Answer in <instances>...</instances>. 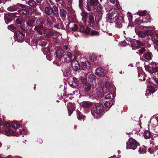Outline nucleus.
<instances>
[{
    "instance_id": "nucleus-1",
    "label": "nucleus",
    "mask_w": 158,
    "mask_h": 158,
    "mask_svg": "<svg viewBox=\"0 0 158 158\" xmlns=\"http://www.w3.org/2000/svg\"><path fill=\"white\" fill-rule=\"evenodd\" d=\"M10 124L6 122L3 124L2 119L0 118V130L2 131L4 134L7 136H17L19 133L13 132L11 130Z\"/></svg>"
},
{
    "instance_id": "nucleus-2",
    "label": "nucleus",
    "mask_w": 158,
    "mask_h": 158,
    "mask_svg": "<svg viewBox=\"0 0 158 158\" xmlns=\"http://www.w3.org/2000/svg\"><path fill=\"white\" fill-rule=\"evenodd\" d=\"M68 56L67 58L68 60L71 61V65L72 69L74 71H78L80 69V64L78 62L75 60L76 56L74 55H73L70 52H68L67 54Z\"/></svg>"
},
{
    "instance_id": "nucleus-3",
    "label": "nucleus",
    "mask_w": 158,
    "mask_h": 158,
    "mask_svg": "<svg viewBox=\"0 0 158 158\" xmlns=\"http://www.w3.org/2000/svg\"><path fill=\"white\" fill-rule=\"evenodd\" d=\"M17 5H18L19 7H20L22 8L18 11L17 12H14L10 13V15L11 16L18 17L17 15L18 13L19 14L21 15H25L29 12V9L30 7L28 6H26L20 3H17Z\"/></svg>"
},
{
    "instance_id": "nucleus-4",
    "label": "nucleus",
    "mask_w": 158,
    "mask_h": 158,
    "mask_svg": "<svg viewBox=\"0 0 158 158\" xmlns=\"http://www.w3.org/2000/svg\"><path fill=\"white\" fill-rule=\"evenodd\" d=\"M104 110L103 105L99 104L92 109L91 113L94 118H97L96 115H100L102 114Z\"/></svg>"
},
{
    "instance_id": "nucleus-5",
    "label": "nucleus",
    "mask_w": 158,
    "mask_h": 158,
    "mask_svg": "<svg viewBox=\"0 0 158 158\" xmlns=\"http://www.w3.org/2000/svg\"><path fill=\"white\" fill-rule=\"evenodd\" d=\"M139 145V143L134 139L130 138L128 142L127 143L126 149L135 150L137 146Z\"/></svg>"
},
{
    "instance_id": "nucleus-6",
    "label": "nucleus",
    "mask_w": 158,
    "mask_h": 158,
    "mask_svg": "<svg viewBox=\"0 0 158 158\" xmlns=\"http://www.w3.org/2000/svg\"><path fill=\"white\" fill-rule=\"evenodd\" d=\"M98 3V0H87L86 8L89 11H94V6H96Z\"/></svg>"
},
{
    "instance_id": "nucleus-7",
    "label": "nucleus",
    "mask_w": 158,
    "mask_h": 158,
    "mask_svg": "<svg viewBox=\"0 0 158 158\" xmlns=\"http://www.w3.org/2000/svg\"><path fill=\"white\" fill-rule=\"evenodd\" d=\"M123 17L121 13L118 14V15L114 21L115 27L117 28H120L122 27V20Z\"/></svg>"
},
{
    "instance_id": "nucleus-8",
    "label": "nucleus",
    "mask_w": 158,
    "mask_h": 158,
    "mask_svg": "<svg viewBox=\"0 0 158 158\" xmlns=\"http://www.w3.org/2000/svg\"><path fill=\"white\" fill-rule=\"evenodd\" d=\"M118 15L117 10L114 8H113L110 10L109 13L107 15V18L108 20H111L115 17H117Z\"/></svg>"
},
{
    "instance_id": "nucleus-9",
    "label": "nucleus",
    "mask_w": 158,
    "mask_h": 158,
    "mask_svg": "<svg viewBox=\"0 0 158 158\" xmlns=\"http://www.w3.org/2000/svg\"><path fill=\"white\" fill-rule=\"evenodd\" d=\"M68 83L72 88H76L78 86L79 84L78 80L75 77H70L68 80Z\"/></svg>"
},
{
    "instance_id": "nucleus-10",
    "label": "nucleus",
    "mask_w": 158,
    "mask_h": 158,
    "mask_svg": "<svg viewBox=\"0 0 158 158\" xmlns=\"http://www.w3.org/2000/svg\"><path fill=\"white\" fill-rule=\"evenodd\" d=\"M34 30L36 31V32L40 35L45 34L48 31V30L44 27L42 25L36 26Z\"/></svg>"
},
{
    "instance_id": "nucleus-11",
    "label": "nucleus",
    "mask_w": 158,
    "mask_h": 158,
    "mask_svg": "<svg viewBox=\"0 0 158 158\" xmlns=\"http://www.w3.org/2000/svg\"><path fill=\"white\" fill-rule=\"evenodd\" d=\"M24 36V34L21 31H17L15 34V37L16 39L18 40V42H21Z\"/></svg>"
},
{
    "instance_id": "nucleus-12",
    "label": "nucleus",
    "mask_w": 158,
    "mask_h": 158,
    "mask_svg": "<svg viewBox=\"0 0 158 158\" xmlns=\"http://www.w3.org/2000/svg\"><path fill=\"white\" fill-rule=\"evenodd\" d=\"M69 28L70 31L73 32L78 30V27L77 24L71 22L69 24Z\"/></svg>"
},
{
    "instance_id": "nucleus-13",
    "label": "nucleus",
    "mask_w": 158,
    "mask_h": 158,
    "mask_svg": "<svg viewBox=\"0 0 158 158\" xmlns=\"http://www.w3.org/2000/svg\"><path fill=\"white\" fill-rule=\"evenodd\" d=\"M75 104L72 103H70L68 104L67 107L68 109L69 115V116L72 113L73 110H75Z\"/></svg>"
},
{
    "instance_id": "nucleus-14",
    "label": "nucleus",
    "mask_w": 158,
    "mask_h": 158,
    "mask_svg": "<svg viewBox=\"0 0 158 158\" xmlns=\"http://www.w3.org/2000/svg\"><path fill=\"white\" fill-rule=\"evenodd\" d=\"M145 68L146 70H148V69H154V68H158V64L155 62L152 63L149 65H145Z\"/></svg>"
},
{
    "instance_id": "nucleus-15",
    "label": "nucleus",
    "mask_w": 158,
    "mask_h": 158,
    "mask_svg": "<svg viewBox=\"0 0 158 158\" xmlns=\"http://www.w3.org/2000/svg\"><path fill=\"white\" fill-rule=\"evenodd\" d=\"M95 73L96 75L99 77L103 76L104 75V71L101 68H98L96 69Z\"/></svg>"
},
{
    "instance_id": "nucleus-16",
    "label": "nucleus",
    "mask_w": 158,
    "mask_h": 158,
    "mask_svg": "<svg viewBox=\"0 0 158 158\" xmlns=\"http://www.w3.org/2000/svg\"><path fill=\"white\" fill-rule=\"evenodd\" d=\"M82 69L85 71L89 70L90 68V64L88 61H85L81 63Z\"/></svg>"
},
{
    "instance_id": "nucleus-17",
    "label": "nucleus",
    "mask_w": 158,
    "mask_h": 158,
    "mask_svg": "<svg viewBox=\"0 0 158 158\" xmlns=\"http://www.w3.org/2000/svg\"><path fill=\"white\" fill-rule=\"evenodd\" d=\"M93 103L88 101H84L80 103V106L83 108H89L92 106Z\"/></svg>"
},
{
    "instance_id": "nucleus-18",
    "label": "nucleus",
    "mask_w": 158,
    "mask_h": 158,
    "mask_svg": "<svg viewBox=\"0 0 158 158\" xmlns=\"http://www.w3.org/2000/svg\"><path fill=\"white\" fill-rule=\"evenodd\" d=\"M56 54L57 58H60L64 56V51L62 49L59 48L56 51Z\"/></svg>"
},
{
    "instance_id": "nucleus-19",
    "label": "nucleus",
    "mask_w": 158,
    "mask_h": 158,
    "mask_svg": "<svg viewBox=\"0 0 158 158\" xmlns=\"http://www.w3.org/2000/svg\"><path fill=\"white\" fill-rule=\"evenodd\" d=\"M80 31L81 32L87 34H88L90 31L89 29V27H86L85 28L82 25L80 26Z\"/></svg>"
},
{
    "instance_id": "nucleus-20",
    "label": "nucleus",
    "mask_w": 158,
    "mask_h": 158,
    "mask_svg": "<svg viewBox=\"0 0 158 158\" xmlns=\"http://www.w3.org/2000/svg\"><path fill=\"white\" fill-rule=\"evenodd\" d=\"M59 13L62 19L64 20L66 18L67 14V11L64 9L61 8L60 9Z\"/></svg>"
},
{
    "instance_id": "nucleus-21",
    "label": "nucleus",
    "mask_w": 158,
    "mask_h": 158,
    "mask_svg": "<svg viewBox=\"0 0 158 158\" xmlns=\"http://www.w3.org/2000/svg\"><path fill=\"white\" fill-rule=\"evenodd\" d=\"M83 89L86 92H89L91 88V85L88 83H85L83 85Z\"/></svg>"
},
{
    "instance_id": "nucleus-22",
    "label": "nucleus",
    "mask_w": 158,
    "mask_h": 158,
    "mask_svg": "<svg viewBox=\"0 0 158 158\" xmlns=\"http://www.w3.org/2000/svg\"><path fill=\"white\" fill-rule=\"evenodd\" d=\"M44 13L48 15H52L53 13L52 9L49 7H46L44 9Z\"/></svg>"
},
{
    "instance_id": "nucleus-23",
    "label": "nucleus",
    "mask_w": 158,
    "mask_h": 158,
    "mask_svg": "<svg viewBox=\"0 0 158 158\" xmlns=\"http://www.w3.org/2000/svg\"><path fill=\"white\" fill-rule=\"evenodd\" d=\"M97 11L99 14L100 18H101L103 14L104 9L102 6L101 5H99L97 6Z\"/></svg>"
},
{
    "instance_id": "nucleus-24",
    "label": "nucleus",
    "mask_w": 158,
    "mask_h": 158,
    "mask_svg": "<svg viewBox=\"0 0 158 158\" xmlns=\"http://www.w3.org/2000/svg\"><path fill=\"white\" fill-rule=\"evenodd\" d=\"M89 24L91 26H93L94 23V15L93 13H91L89 15Z\"/></svg>"
},
{
    "instance_id": "nucleus-25",
    "label": "nucleus",
    "mask_w": 158,
    "mask_h": 158,
    "mask_svg": "<svg viewBox=\"0 0 158 158\" xmlns=\"http://www.w3.org/2000/svg\"><path fill=\"white\" fill-rule=\"evenodd\" d=\"M110 86V85L109 83H106L105 87L102 89V93L103 94H104L106 93L109 91V88Z\"/></svg>"
},
{
    "instance_id": "nucleus-26",
    "label": "nucleus",
    "mask_w": 158,
    "mask_h": 158,
    "mask_svg": "<svg viewBox=\"0 0 158 158\" xmlns=\"http://www.w3.org/2000/svg\"><path fill=\"white\" fill-rule=\"evenodd\" d=\"M147 90L150 93H153L155 92L157 89L156 88H154L153 86L148 85V86Z\"/></svg>"
},
{
    "instance_id": "nucleus-27",
    "label": "nucleus",
    "mask_w": 158,
    "mask_h": 158,
    "mask_svg": "<svg viewBox=\"0 0 158 158\" xmlns=\"http://www.w3.org/2000/svg\"><path fill=\"white\" fill-rule=\"evenodd\" d=\"M53 13L56 17L59 16V12L58 7L54 5L52 7Z\"/></svg>"
},
{
    "instance_id": "nucleus-28",
    "label": "nucleus",
    "mask_w": 158,
    "mask_h": 158,
    "mask_svg": "<svg viewBox=\"0 0 158 158\" xmlns=\"http://www.w3.org/2000/svg\"><path fill=\"white\" fill-rule=\"evenodd\" d=\"M77 118L79 120H83V121H84L85 117L81 113L79 110H77Z\"/></svg>"
},
{
    "instance_id": "nucleus-29",
    "label": "nucleus",
    "mask_w": 158,
    "mask_h": 158,
    "mask_svg": "<svg viewBox=\"0 0 158 158\" xmlns=\"http://www.w3.org/2000/svg\"><path fill=\"white\" fill-rule=\"evenodd\" d=\"M136 33L140 37L144 38L146 36L145 31H137L135 30Z\"/></svg>"
},
{
    "instance_id": "nucleus-30",
    "label": "nucleus",
    "mask_w": 158,
    "mask_h": 158,
    "mask_svg": "<svg viewBox=\"0 0 158 158\" xmlns=\"http://www.w3.org/2000/svg\"><path fill=\"white\" fill-rule=\"evenodd\" d=\"M151 135V133L149 131H146L144 132L143 135L144 138L146 139H149L150 138Z\"/></svg>"
},
{
    "instance_id": "nucleus-31",
    "label": "nucleus",
    "mask_w": 158,
    "mask_h": 158,
    "mask_svg": "<svg viewBox=\"0 0 158 158\" xmlns=\"http://www.w3.org/2000/svg\"><path fill=\"white\" fill-rule=\"evenodd\" d=\"M18 5H17V4L16 5H13L12 6H10L8 7L7 8L8 10L13 11H15L17 8H18Z\"/></svg>"
},
{
    "instance_id": "nucleus-32",
    "label": "nucleus",
    "mask_w": 158,
    "mask_h": 158,
    "mask_svg": "<svg viewBox=\"0 0 158 158\" xmlns=\"http://www.w3.org/2000/svg\"><path fill=\"white\" fill-rule=\"evenodd\" d=\"M35 21L31 19H28L26 21V23L27 25L29 27H32L34 26Z\"/></svg>"
},
{
    "instance_id": "nucleus-33",
    "label": "nucleus",
    "mask_w": 158,
    "mask_h": 158,
    "mask_svg": "<svg viewBox=\"0 0 158 158\" xmlns=\"http://www.w3.org/2000/svg\"><path fill=\"white\" fill-rule=\"evenodd\" d=\"M105 97L107 99H112L114 97V94L110 93L106 95Z\"/></svg>"
},
{
    "instance_id": "nucleus-34",
    "label": "nucleus",
    "mask_w": 158,
    "mask_h": 158,
    "mask_svg": "<svg viewBox=\"0 0 158 158\" xmlns=\"http://www.w3.org/2000/svg\"><path fill=\"white\" fill-rule=\"evenodd\" d=\"M113 104V102L112 100H110L104 103L105 106L106 107L110 108Z\"/></svg>"
},
{
    "instance_id": "nucleus-35",
    "label": "nucleus",
    "mask_w": 158,
    "mask_h": 158,
    "mask_svg": "<svg viewBox=\"0 0 158 158\" xmlns=\"http://www.w3.org/2000/svg\"><path fill=\"white\" fill-rule=\"evenodd\" d=\"M12 127L14 129H16L20 126V124L17 121L13 122L11 123Z\"/></svg>"
},
{
    "instance_id": "nucleus-36",
    "label": "nucleus",
    "mask_w": 158,
    "mask_h": 158,
    "mask_svg": "<svg viewBox=\"0 0 158 158\" xmlns=\"http://www.w3.org/2000/svg\"><path fill=\"white\" fill-rule=\"evenodd\" d=\"M142 22L141 23H147L148 22H150V17L149 16H147V17H144L142 21Z\"/></svg>"
},
{
    "instance_id": "nucleus-37",
    "label": "nucleus",
    "mask_w": 158,
    "mask_h": 158,
    "mask_svg": "<svg viewBox=\"0 0 158 158\" xmlns=\"http://www.w3.org/2000/svg\"><path fill=\"white\" fill-rule=\"evenodd\" d=\"M27 4L32 7L35 6L36 2L33 0H30L27 2Z\"/></svg>"
},
{
    "instance_id": "nucleus-38",
    "label": "nucleus",
    "mask_w": 158,
    "mask_h": 158,
    "mask_svg": "<svg viewBox=\"0 0 158 158\" xmlns=\"http://www.w3.org/2000/svg\"><path fill=\"white\" fill-rule=\"evenodd\" d=\"M158 147V146H157L156 147V148H148V151L150 153L153 154V153H154L156 151V150H158V148H157Z\"/></svg>"
},
{
    "instance_id": "nucleus-39",
    "label": "nucleus",
    "mask_w": 158,
    "mask_h": 158,
    "mask_svg": "<svg viewBox=\"0 0 158 158\" xmlns=\"http://www.w3.org/2000/svg\"><path fill=\"white\" fill-rule=\"evenodd\" d=\"M8 28L9 30L13 31L17 29V26L15 24H11L8 26Z\"/></svg>"
},
{
    "instance_id": "nucleus-40",
    "label": "nucleus",
    "mask_w": 158,
    "mask_h": 158,
    "mask_svg": "<svg viewBox=\"0 0 158 158\" xmlns=\"http://www.w3.org/2000/svg\"><path fill=\"white\" fill-rule=\"evenodd\" d=\"M144 58L148 60H150L151 59V53L150 52H146L145 54Z\"/></svg>"
},
{
    "instance_id": "nucleus-41",
    "label": "nucleus",
    "mask_w": 158,
    "mask_h": 158,
    "mask_svg": "<svg viewBox=\"0 0 158 158\" xmlns=\"http://www.w3.org/2000/svg\"><path fill=\"white\" fill-rule=\"evenodd\" d=\"M148 69V70H146L151 74L153 73L156 72L158 71V68H154V69Z\"/></svg>"
},
{
    "instance_id": "nucleus-42",
    "label": "nucleus",
    "mask_w": 158,
    "mask_h": 158,
    "mask_svg": "<svg viewBox=\"0 0 158 158\" xmlns=\"http://www.w3.org/2000/svg\"><path fill=\"white\" fill-rule=\"evenodd\" d=\"M95 76L94 75L90 74L88 77V80L90 82H93L95 81Z\"/></svg>"
},
{
    "instance_id": "nucleus-43",
    "label": "nucleus",
    "mask_w": 158,
    "mask_h": 158,
    "mask_svg": "<svg viewBox=\"0 0 158 158\" xmlns=\"http://www.w3.org/2000/svg\"><path fill=\"white\" fill-rule=\"evenodd\" d=\"M137 14L140 16H143L146 15L147 12L145 10L139 11L137 12Z\"/></svg>"
},
{
    "instance_id": "nucleus-44",
    "label": "nucleus",
    "mask_w": 158,
    "mask_h": 158,
    "mask_svg": "<svg viewBox=\"0 0 158 158\" xmlns=\"http://www.w3.org/2000/svg\"><path fill=\"white\" fill-rule=\"evenodd\" d=\"M54 27L58 29H62L63 28L61 22L55 24Z\"/></svg>"
},
{
    "instance_id": "nucleus-45",
    "label": "nucleus",
    "mask_w": 158,
    "mask_h": 158,
    "mask_svg": "<svg viewBox=\"0 0 158 158\" xmlns=\"http://www.w3.org/2000/svg\"><path fill=\"white\" fill-rule=\"evenodd\" d=\"M145 49L144 48H143L140 49L138 50L136 52L137 53H139V55H142L145 51Z\"/></svg>"
},
{
    "instance_id": "nucleus-46",
    "label": "nucleus",
    "mask_w": 158,
    "mask_h": 158,
    "mask_svg": "<svg viewBox=\"0 0 158 158\" xmlns=\"http://www.w3.org/2000/svg\"><path fill=\"white\" fill-rule=\"evenodd\" d=\"M58 36V34L56 32H55L51 34L50 36L52 38L56 39Z\"/></svg>"
},
{
    "instance_id": "nucleus-47",
    "label": "nucleus",
    "mask_w": 158,
    "mask_h": 158,
    "mask_svg": "<svg viewBox=\"0 0 158 158\" xmlns=\"http://www.w3.org/2000/svg\"><path fill=\"white\" fill-rule=\"evenodd\" d=\"M146 152V150L145 148H143L140 147L139 150V153L143 154L145 153Z\"/></svg>"
},
{
    "instance_id": "nucleus-48",
    "label": "nucleus",
    "mask_w": 158,
    "mask_h": 158,
    "mask_svg": "<svg viewBox=\"0 0 158 158\" xmlns=\"http://www.w3.org/2000/svg\"><path fill=\"white\" fill-rule=\"evenodd\" d=\"M23 19L21 18H17L16 19V23L18 24H21L23 22Z\"/></svg>"
},
{
    "instance_id": "nucleus-49",
    "label": "nucleus",
    "mask_w": 158,
    "mask_h": 158,
    "mask_svg": "<svg viewBox=\"0 0 158 158\" xmlns=\"http://www.w3.org/2000/svg\"><path fill=\"white\" fill-rule=\"evenodd\" d=\"M90 33L91 35H99V32L95 30L92 31Z\"/></svg>"
},
{
    "instance_id": "nucleus-50",
    "label": "nucleus",
    "mask_w": 158,
    "mask_h": 158,
    "mask_svg": "<svg viewBox=\"0 0 158 158\" xmlns=\"http://www.w3.org/2000/svg\"><path fill=\"white\" fill-rule=\"evenodd\" d=\"M145 32L146 33V35H152L153 34L152 31L151 30H148L145 31Z\"/></svg>"
},
{
    "instance_id": "nucleus-51",
    "label": "nucleus",
    "mask_w": 158,
    "mask_h": 158,
    "mask_svg": "<svg viewBox=\"0 0 158 158\" xmlns=\"http://www.w3.org/2000/svg\"><path fill=\"white\" fill-rule=\"evenodd\" d=\"M43 19L42 18H38L36 20V23L38 24H40L43 22Z\"/></svg>"
},
{
    "instance_id": "nucleus-52",
    "label": "nucleus",
    "mask_w": 158,
    "mask_h": 158,
    "mask_svg": "<svg viewBox=\"0 0 158 158\" xmlns=\"http://www.w3.org/2000/svg\"><path fill=\"white\" fill-rule=\"evenodd\" d=\"M4 19L5 22L6 24H8L11 21L10 19L6 17V16H5L4 17Z\"/></svg>"
},
{
    "instance_id": "nucleus-53",
    "label": "nucleus",
    "mask_w": 158,
    "mask_h": 158,
    "mask_svg": "<svg viewBox=\"0 0 158 158\" xmlns=\"http://www.w3.org/2000/svg\"><path fill=\"white\" fill-rule=\"evenodd\" d=\"M63 74L66 77L69 75L70 74V73L69 70H66L63 72Z\"/></svg>"
},
{
    "instance_id": "nucleus-54",
    "label": "nucleus",
    "mask_w": 158,
    "mask_h": 158,
    "mask_svg": "<svg viewBox=\"0 0 158 158\" xmlns=\"http://www.w3.org/2000/svg\"><path fill=\"white\" fill-rule=\"evenodd\" d=\"M153 134L158 135V127H156L154 129V131L152 133Z\"/></svg>"
},
{
    "instance_id": "nucleus-55",
    "label": "nucleus",
    "mask_w": 158,
    "mask_h": 158,
    "mask_svg": "<svg viewBox=\"0 0 158 158\" xmlns=\"http://www.w3.org/2000/svg\"><path fill=\"white\" fill-rule=\"evenodd\" d=\"M73 0H68L67 1V3L68 4V7H71L72 4V2Z\"/></svg>"
},
{
    "instance_id": "nucleus-56",
    "label": "nucleus",
    "mask_w": 158,
    "mask_h": 158,
    "mask_svg": "<svg viewBox=\"0 0 158 158\" xmlns=\"http://www.w3.org/2000/svg\"><path fill=\"white\" fill-rule=\"evenodd\" d=\"M110 1L111 3L113 4H114L115 2H116V5H117V0H110Z\"/></svg>"
},
{
    "instance_id": "nucleus-57",
    "label": "nucleus",
    "mask_w": 158,
    "mask_h": 158,
    "mask_svg": "<svg viewBox=\"0 0 158 158\" xmlns=\"http://www.w3.org/2000/svg\"><path fill=\"white\" fill-rule=\"evenodd\" d=\"M128 18L129 21L132 20V16L131 14H130L128 15Z\"/></svg>"
},
{
    "instance_id": "nucleus-58",
    "label": "nucleus",
    "mask_w": 158,
    "mask_h": 158,
    "mask_svg": "<svg viewBox=\"0 0 158 158\" xmlns=\"http://www.w3.org/2000/svg\"><path fill=\"white\" fill-rule=\"evenodd\" d=\"M137 43L138 44L142 46H143L144 45V44L142 42L140 41H138Z\"/></svg>"
},
{
    "instance_id": "nucleus-59",
    "label": "nucleus",
    "mask_w": 158,
    "mask_h": 158,
    "mask_svg": "<svg viewBox=\"0 0 158 158\" xmlns=\"http://www.w3.org/2000/svg\"><path fill=\"white\" fill-rule=\"evenodd\" d=\"M79 5L80 7L82 6V0H79Z\"/></svg>"
},
{
    "instance_id": "nucleus-60",
    "label": "nucleus",
    "mask_w": 158,
    "mask_h": 158,
    "mask_svg": "<svg viewBox=\"0 0 158 158\" xmlns=\"http://www.w3.org/2000/svg\"><path fill=\"white\" fill-rule=\"evenodd\" d=\"M46 57L48 60H51L52 59V57L49 55H47L46 56Z\"/></svg>"
},
{
    "instance_id": "nucleus-61",
    "label": "nucleus",
    "mask_w": 158,
    "mask_h": 158,
    "mask_svg": "<svg viewBox=\"0 0 158 158\" xmlns=\"http://www.w3.org/2000/svg\"><path fill=\"white\" fill-rule=\"evenodd\" d=\"M107 33L109 35H110V36H114L115 35V34L113 33H112L109 32V31H108L107 32Z\"/></svg>"
},
{
    "instance_id": "nucleus-62",
    "label": "nucleus",
    "mask_w": 158,
    "mask_h": 158,
    "mask_svg": "<svg viewBox=\"0 0 158 158\" xmlns=\"http://www.w3.org/2000/svg\"><path fill=\"white\" fill-rule=\"evenodd\" d=\"M51 18L53 22L55 23L56 22V20L54 16L52 15L51 16Z\"/></svg>"
},
{
    "instance_id": "nucleus-63",
    "label": "nucleus",
    "mask_w": 158,
    "mask_h": 158,
    "mask_svg": "<svg viewBox=\"0 0 158 158\" xmlns=\"http://www.w3.org/2000/svg\"><path fill=\"white\" fill-rule=\"evenodd\" d=\"M64 48L66 50H68L69 49V47L68 45H65L64 46Z\"/></svg>"
},
{
    "instance_id": "nucleus-64",
    "label": "nucleus",
    "mask_w": 158,
    "mask_h": 158,
    "mask_svg": "<svg viewBox=\"0 0 158 158\" xmlns=\"http://www.w3.org/2000/svg\"><path fill=\"white\" fill-rule=\"evenodd\" d=\"M154 121H156L157 122V124H158V116L156 117V118H154L153 119Z\"/></svg>"
}]
</instances>
